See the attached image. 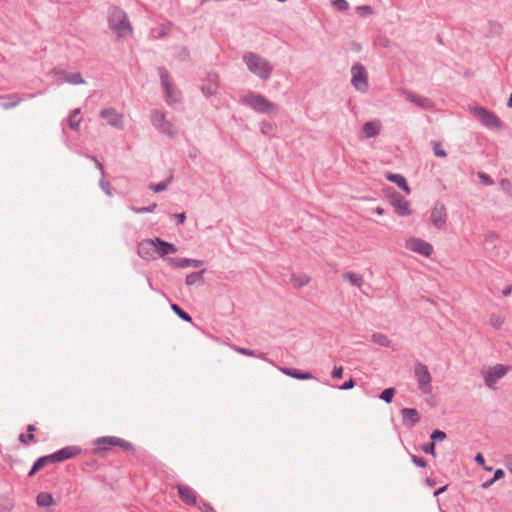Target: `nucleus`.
I'll use <instances>...</instances> for the list:
<instances>
[{
    "label": "nucleus",
    "mask_w": 512,
    "mask_h": 512,
    "mask_svg": "<svg viewBox=\"0 0 512 512\" xmlns=\"http://www.w3.org/2000/svg\"><path fill=\"white\" fill-rule=\"evenodd\" d=\"M343 278L346 281L352 283V272L351 271H347V272L343 273Z\"/></svg>",
    "instance_id": "63"
},
{
    "label": "nucleus",
    "mask_w": 512,
    "mask_h": 512,
    "mask_svg": "<svg viewBox=\"0 0 512 512\" xmlns=\"http://www.w3.org/2000/svg\"><path fill=\"white\" fill-rule=\"evenodd\" d=\"M100 117L106 120L107 124L116 128H124V117L123 114L117 112L114 108H105L100 111Z\"/></svg>",
    "instance_id": "11"
},
{
    "label": "nucleus",
    "mask_w": 512,
    "mask_h": 512,
    "mask_svg": "<svg viewBox=\"0 0 512 512\" xmlns=\"http://www.w3.org/2000/svg\"><path fill=\"white\" fill-rule=\"evenodd\" d=\"M507 371L508 366L502 364H496L493 367L488 368L485 372H483L486 386L492 388L499 379L506 375Z\"/></svg>",
    "instance_id": "9"
},
{
    "label": "nucleus",
    "mask_w": 512,
    "mask_h": 512,
    "mask_svg": "<svg viewBox=\"0 0 512 512\" xmlns=\"http://www.w3.org/2000/svg\"><path fill=\"white\" fill-rule=\"evenodd\" d=\"M400 413L402 415L403 425L407 428L414 427L421 419L420 413L415 408H403Z\"/></svg>",
    "instance_id": "15"
},
{
    "label": "nucleus",
    "mask_w": 512,
    "mask_h": 512,
    "mask_svg": "<svg viewBox=\"0 0 512 512\" xmlns=\"http://www.w3.org/2000/svg\"><path fill=\"white\" fill-rule=\"evenodd\" d=\"M155 251L160 257H165L168 254L176 253L177 248L174 244L162 240L161 238H154Z\"/></svg>",
    "instance_id": "20"
},
{
    "label": "nucleus",
    "mask_w": 512,
    "mask_h": 512,
    "mask_svg": "<svg viewBox=\"0 0 512 512\" xmlns=\"http://www.w3.org/2000/svg\"><path fill=\"white\" fill-rule=\"evenodd\" d=\"M433 150H434L435 156H437V157L444 158L447 156L446 151L440 147L439 142H434Z\"/></svg>",
    "instance_id": "46"
},
{
    "label": "nucleus",
    "mask_w": 512,
    "mask_h": 512,
    "mask_svg": "<svg viewBox=\"0 0 512 512\" xmlns=\"http://www.w3.org/2000/svg\"><path fill=\"white\" fill-rule=\"evenodd\" d=\"M332 5L337 11H346L349 9V3L346 0H334Z\"/></svg>",
    "instance_id": "40"
},
{
    "label": "nucleus",
    "mask_w": 512,
    "mask_h": 512,
    "mask_svg": "<svg viewBox=\"0 0 512 512\" xmlns=\"http://www.w3.org/2000/svg\"><path fill=\"white\" fill-rule=\"evenodd\" d=\"M343 376V368L341 366L335 367L332 371V377L334 379H340Z\"/></svg>",
    "instance_id": "54"
},
{
    "label": "nucleus",
    "mask_w": 512,
    "mask_h": 512,
    "mask_svg": "<svg viewBox=\"0 0 512 512\" xmlns=\"http://www.w3.org/2000/svg\"><path fill=\"white\" fill-rule=\"evenodd\" d=\"M500 184H501V186L503 187L504 190H508L510 188V186H511V183L507 179H502Z\"/></svg>",
    "instance_id": "62"
},
{
    "label": "nucleus",
    "mask_w": 512,
    "mask_h": 512,
    "mask_svg": "<svg viewBox=\"0 0 512 512\" xmlns=\"http://www.w3.org/2000/svg\"><path fill=\"white\" fill-rule=\"evenodd\" d=\"M355 11L360 17L363 18L374 14L373 8L369 5H358L355 7Z\"/></svg>",
    "instance_id": "35"
},
{
    "label": "nucleus",
    "mask_w": 512,
    "mask_h": 512,
    "mask_svg": "<svg viewBox=\"0 0 512 512\" xmlns=\"http://www.w3.org/2000/svg\"><path fill=\"white\" fill-rule=\"evenodd\" d=\"M235 350L238 353L245 355V356L258 357L260 359L266 360V355L264 353H257L255 350H251V349L243 348V347H236Z\"/></svg>",
    "instance_id": "34"
},
{
    "label": "nucleus",
    "mask_w": 512,
    "mask_h": 512,
    "mask_svg": "<svg viewBox=\"0 0 512 512\" xmlns=\"http://www.w3.org/2000/svg\"><path fill=\"white\" fill-rule=\"evenodd\" d=\"M372 340L374 343L382 347H389L391 344L390 339L382 333H374L372 335Z\"/></svg>",
    "instance_id": "33"
},
{
    "label": "nucleus",
    "mask_w": 512,
    "mask_h": 512,
    "mask_svg": "<svg viewBox=\"0 0 512 512\" xmlns=\"http://www.w3.org/2000/svg\"><path fill=\"white\" fill-rule=\"evenodd\" d=\"M151 122L155 129L171 138L175 137L178 133L174 124L167 120L165 113L160 110L152 111Z\"/></svg>",
    "instance_id": "6"
},
{
    "label": "nucleus",
    "mask_w": 512,
    "mask_h": 512,
    "mask_svg": "<svg viewBox=\"0 0 512 512\" xmlns=\"http://www.w3.org/2000/svg\"><path fill=\"white\" fill-rule=\"evenodd\" d=\"M446 437V433L440 429H435L430 435L431 442H433L434 444H436L437 441L445 440Z\"/></svg>",
    "instance_id": "39"
},
{
    "label": "nucleus",
    "mask_w": 512,
    "mask_h": 512,
    "mask_svg": "<svg viewBox=\"0 0 512 512\" xmlns=\"http://www.w3.org/2000/svg\"><path fill=\"white\" fill-rule=\"evenodd\" d=\"M313 375L310 372H299L298 380H309L312 379Z\"/></svg>",
    "instance_id": "58"
},
{
    "label": "nucleus",
    "mask_w": 512,
    "mask_h": 512,
    "mask_svg": "<svg viewBox=\"0 0 512 512\" xmlns=\"http://www.w3.org/2000/svg\"><path fill=\"white\" fill-rule=\"evenodd\" d=\"M504 465L507 470L512 474V455H506L504 457Z\"/></svg>",
    "instance_id": "56"
},
{
    "label": "nucleus",
    "mask_w": 512,
    "mask_h": 512,
    "mask_svg": "<svg viewBox=\"0 0 512 512\" xmlns=\"http://www.w3.org/2000/svg\"><path fill=\"white\" fill-rule=\"evenodd\" d=\"M87 157L95 163V166L100 171L101 176H104L105 171H104L103 164L93 155H89Z\"/></svg>",
    "instance_id": "48"
},
{
    "label": "nucleus",
    "mask_w": 512,
    "mask_h": 512,
    "mask_svg": "<svg viewBox=\"0 0 512 512\" xmlns=\"http://www.w3.org/2000/svg\"><path fill=\"white\" fill-rule=\"evenodd\" d=\"M173 177L172 175L170 177H168L166 180L162 181V182H159V183H150L148 188L152 191H154L155 193H159V192H163L165 191L169 184L171 183Z\"/></svg>",
    "instance_id": "29"
},
{
    "label": "nucleus",
    "mask_w": 512,
    "mask_h": 512,
    "mask_svg": "<svg viewBox=\"0 0 512 512\" xmlns=\"http://www.w3.org/2000/svg\"><path fill=\"white\" fill-rule=\"evenodd\" d=\"M446 219L447 213L445 206L441 203H436L431 212L432 224L436 228L441 229L446 224Z\"/></svg>",
    "instance_id": "14"
},
{
    "label": "nucleus",
    "mask_w": 512,
    "mask_h": 512,
    "mask_svg": "<svg viewBox=\"0 0 512 512\" xmlns=\"http://www.w3.org/2000/svg\"><path fill=\"white\" fill-rule=\"evenodd\" d=\"M5 499L6 504L0 507V512H11L14 507V504L7 497H5Z\"/></svg>",
    "instance_id": "51"
},
{
    "label": "nucleus",
    "mask_w": 512,
    "mask_h": 512,
    "mask_svg": "<svg viewBox=\"0 0 512 512\" xmlns=\"http://www.w3.org/2000/svg\"><path fill=\"white\" fill-rule=\"evenodd\" d=\"M179 498L187 505H195L197 503V493L187 485H178Z\"/></svg>",
    "instance_id": "19"
},
{
    "label": "nucleus",
    "mask_w": 512,
    "mask_h": 512,
    "mask_svg": "<svg viewBox=\"0 0 512 512\" xmlns=\"http://www.w3.org/2000/svg\"><path fill=\"white\" fill-rule=\"evenodd\" d=\"M153 251H155V244L153 239L142 240L137 247L138 255L145 260L154 259Z\"/></svg>",
    "instance_id": "17"
},
{
    "label": "nucleus",
    "mask_w": 512,
    "mask_h": 512,
    "mask_svg": "<svg viewBox=\"0 0 512 512\" xmlns=\"http://www.w3.org/2000/svg\"><path fill=\"white\" fill-rule=\"evenodd\" d=\"M395 392H396L395 388L389 387V388L384 389L381 392L379 397H380V399H382L386 403H391L392 400H393V397L395 395Z\"/></svg>",
    "instance_id": "36"
},
{
    "label": "nucleus",
    "mask_w": 512,
    "mask_h": 512,
    "mask_svg": "<svg viewBox=\"0 0 512 512\" xmlns=\"http://www.w3.org/2000/svg\"><path fill=\"white\" fill-rule=\"evenodd\" d=\"M81 448L76 445H70L57 450L56 456L59 462L71 459L81 453Z\"/></svg>",
    "instance_id": "21"
},
{
    "label": "nucleus",
    "mask_w": 512,
    "mask_h": 512,
    "mask_svg": "<svg viewBox=\"0 0 512 512\" xmlns=\"http://www.w3.org/2000/svg\"><path fill=\"white\" fill-rule=\"evenodd\" d=\"M94 446L95 454L107 451L112 446H118L126 451H134V447L130 442L116 436L99 437L94 440Z\"/></svg>",
    "instance_id": "5"
},
{
    "label": "nucleus",
    "mask_w": 512,
    "mask_h": 512,
    "mask_svg": "<svg viewBox=\"0 0 512 512\" xmlns=\"http://www.w3.org/2000/svg\"><path fill=\"white\" fill-rule=\"evenodd\" d=\"M407 247L411 251L416 252L425 257H429L433 253V246L420 238H411L407 242Z\"/></svg>",
    "instance_id": "13"
},
{
    "label": "nucleus",
    "mask_w": 512,
    "mask_h": 512,
    "mask_svg": "<svg viewBox=\"0 0 512 512\" xmlns=\"http://www.w3.org/2000/svg\"><path fill=\"white\" fill-rule=\"evenodd\" d=\"M354 287L359 288L366 296H369L372 292V287L369 284H366L360 275L354 274Z\"/></svg>",
    "instance_id": "28"
},
{
    "label": "nucleus",
    "mask_w": 512,
    "mask_h": 512,
    "mask_svg": "<svg viewBox=\"0 0 512 512\" xmlns=\"http://www.w3.org/2000/svg\"><path fill=\"white\" fill-rule=\"evenodd\" d=\"M310 279L305 274H293L291 277V282L294 287L301 288L309 283Z\"/></svg>",
    "instance_id": "30"
},
{
    "label": "nucleus",
    "mask_w": 512,
    "mask_h": 512,
    "mask_svg": "<svg viewBox=\"0 0 512 512\" xmlns=\"http://www.w3.org/2000/svg\"><path fill=\"white\" fill-rule=\"evenodd\" d=\"M99 186L105 192L106 195L112 196V190H111L110 184H109V182H107L104 179V176H101L100 181H99Z\"/></svg>",
    "instance_id": "43"
},
{
    "label": "nucleus",
    "mask_w": 512,
    "mask_h": 512,
    "mask_svg": "<svg viewBox=\"0 0 512 512\" xmlns=\"http://www.w3.org/2000/svg\"><path fill=\"white\" fill-rule=\"evenodd\" d=\"M490 322H491L492 326L496 329H499L503 324V320L499 316H496V315L491 316Z\"/></svg>",
    "instance_id": "49"
},
{
    "label": "nucleus",
    "mask_w": 512,
    "mask_h": 512,
    "mask_svg": "<svg viewBox=\"0 0 512 512\" xmlns=\"http://www.w3.org/2000/svg\"><path fill=\"white\" fill-rule=\"evenodd\" d=\"M385 178L392 182V183H395L400 189H402L406 194H410L411 192V189L405 179V177L401 174H396V173H392V172H386L385 174Z\"/></svg>",
    "instance_id": "22"
},
{
    "label": "nucleus",
    "mask_w": 512,
    "mask_h": 512,
    "mask_svg": "<svg viewBox=\"0 0 512 512\" xmlns=\"http://www.w3.org/2000/svg\"><path fill=\"white\" fill-rule=\"evenodd\" d=\"M354 88L360 92L368 90V74L360 63H354Z\"/></svg>",
    "instance_id": "12"
},
{
    "label": "nucleus",
    "mask_w": 512,
    "mask_h": 512,
    "mask_svg": "<svg viewBox=\"0 0 512 512\" xmlns=\"http://www.w3.org/2000/svg\"><path fill=\"white\" fill-rule=\"evenodd\" d=\"M474 114L477 119L487 128L501 129L503 126L500 118L490 110L483 107H475Z\"/></svg>",
    "instance_id": "8"
},
{
    "label": "nucleus",
    "mask_w": 512,
    "mask_h": 512,
    "mask_svg": "<svg viewBox=\"0 0 512 512\" xmlns=\"http://www.w3.org/2000/svg\"><path fill=\"white\" fill-rule=\"evenodd\" d=\"M411 461L417 466V467H420V468H425L427 467L428 463H427V460L424 459L423 457H418L416 455H411Z\"/></svg>",
    "instance_id": "45"
},
{
    "label": "nucleus",
    "mask_w": 512,
    "mask_h": 512,
    "mask_svg": "<svg viewBox=\"0 0 512 512\" xmlns=\"http://www.w3.org/2000/svg\"><path fill=\"white\" fill-rule=\"evenodd\" d=\"M512 292V285H508L504 288V290L502 291V294L504 296H509Z\"/></svg>",
    "instance_id": "64"
},
{
    "label": "nucleus",
    "mask_w": 512,
    "mask_h": 512,
    "mask_svg": "<svg viewBox=\"0 0 512 512\" xmlns=\"http://www.w3.org/2000/svg\"><path fill=\"white\" fill-rule=\"evenodd\" d=\"M157 208V204L156 203H153L151 204L150 206H145V207H135V206H131L130 207V210L133 211L134 213L136 214H143V213H151V212H154L155 209Z\"/></svg>",
    "instance_id": "37"
},
{
    "label": "nucleus",
    "mask_w": 512,
    "mask_h": 512,
    "mask_svg": "<svg viewBox=\"0 0 512 512\" xmlns=\"http://www.w3.org/2000/svg\"><path fill=\"white\" fill-rule=\"evenodd\" d=\"M376 43L381 46V47H389L390 45V40L387 38V37H378L376 39Z\"/></svg>",
    "instance_id": "53"
},
{
    "label": "nucleus",
    "mask_w": 512,
    "mask_h": 512,
    "mask_svg": "<svg viewBox=\"0 0 512 512\" xmlns=\"http://www.w3.org/2000/svg\"><path fill=\"white\" fill-rule=\"evenodd\" d=\"M505 475V472L503 469H496L494 472L493 480L497 481L503 478Z\"/></svg>",
    "instance_id": "57"
},
{
    "label": "nucleus",
    "mask_w": 512,
    "mask_h": 512,
    "mask_svg": "<svg viewBox=\"0 0 512 512\" xmlns=\"http://www.w3.org/2000/svg\"><path fill=\"white\" fill-rule=\"evenodd\" d=\"M495 483V480H493V478L485 481L482 483L481 487L482 489H488L490 486H492L493 484Z\"/></svg>",
    "instance_id": "61"
},
{
    "label": "nucleus",
    "mask_w": 512,
    "mask_h": 512,
    "mask_svg": "<svg viewBox=\"0 0 512 512\" xmlns=\"http://www.w3.org/2000/svg\"><path fill=\"white\" fill-rule=\"evenodd\" d=\"M158 74L163 87L165 100L169 105L181 102L182 95L172 82L171 76L166 68L159 67Z\"/></svg>",
    "instance_id": "4"
},
{
    "label": "nucleus",
    "mask_w": 512,
    "mask_h": 512,
    "mask_svg": "<svg viewBox=\"0 0 512 512\" xmlns=\"http://www.w3.org/2000/svg\"><path fill=\"white\" fill-rule=\"evenodd\" d=\"M108 26L117 38L127 37L133 31L127 13L117 6H111L108 10Z\"/></svg>",
    "instance_id": "1"
},
{
    "label": "nucleus",
    "mask_w": 512,
    "mask_h": 512,
    "mask_svg": "<svg viewBox=\"0 0 512 512\" xmlns=\"http://www.w3.org/2000/svg\"><path fill=\"white\" fill-rule=\"evenodd\" d=\"M165 260L173 268H186L189 266L198 268L203 265V261L190 258L176 259L168 257Z\"/></svg>",
    "instance_id": "18"
},
{
    "label": "nucleus",
    "mask_w": 512,
    "mask_h": 512,
    "mask_svg": "<svg viewBox=\"0 0 512 512\" xmlns=\"http://www.w3.org/2000/svg\"><path fill=\"white\" fill-rule=\"evenodd\" d=\"M37 94H25L23 97H20L18 94L13 93L7 96L9 102L3 103L2 107L4 109H10L16 107L22 100L24 99H32Z\"/></svg>",
    "instance_id": "24"
},
{
    "label": "nucleus",
    "mask_w": 512,
    "mask_h": 512,
    "mask_svg": "<svg viewBox=\"0 0 512 512\" xmlns=\"http://www.w3.org/2000/svg\"><path fill=\"white\" fill-rule=\"evenodd\" d=\"M204 273H205V270L203 269V270H200L197 272H192V273L188 274L186 276L185 283L188 286H192L197 283H203L204 282V278H203Z\"/></svg>",
    "instance_id": "27"
},
{
    "label": "nucleus",
    "mask_w": 512,
    "mask_h": 512,
    "mask_svg": "<svg viewBox=\"0 0 512 512\" xmlns=\"http://www.w3.org/2000/svg\"><path fill=\"white\" fill-rule=\"evenodd\" d=\"M174 217L178 220L179 224H183L185 222V220H186L185 213L174 214Z\"/></svg>",
    "instance_id": "60"
},
{
    "label": "nucleus",
    "mask_w": 512,
    "mask_h": 512,
    "mask_svg": "<svg viewBox=\"0 0 512 512\" xmlns=\"http://www.w3.org/2000/svg\"><path fill=\"white\" fill-rule=\"evenodd\" d=\"M239 102L259 114H276L278 111L275 103L262 94L252 91L242 96Z\"/></svg>",
    "instance_id": "3"
},
{
    "label": "nucleus",
    "mask_w": 512,
    "mask_h": 512,
    "mask_svg": "<svg viewBox=\"0 0 512 512\" xmlns=\"http://www.w3.org/2000/svg\"><path fill=\"white\" fill-rule=\"evenodd\" d=\"M36 503L39 507H49L54 504V499L51 493L40 492L36 497Z\"/></svg>",
    "instance_id": "25"
},
{
    "label": "nucleus",
    "mask_w": 512,
    "mask_h": 512,
    "mask_svg": "<svg viewBox=\"0 0 512 512\" xmlns=\"http://www.w3.org/2000/svg\"><path fill=\"white\" fill-rule=\"evenodd\" d=\"M414 373L418 381L419 389L423 394L432 392V377L428 367L420 362H417L414 367Z\"/></svg>",
    "instance_id": "7"
},
{
    "label": "nucleus",
    "mask_w": 512,
    "mask_h": 512,
    "mask_svg": "<svg viewBox=\"0 0 512 512\" xmlns=\"http://www.w3.org/2000/svg\"><path fill=\"white\" fill-rule=\"evenodd\" d=\"M280 371H281L283 374H285V375H287V376H290V377H292V378H295V379H298V377H299V372H300V371H299V370H297V369L289 368V367H282V368H280Z\"/></svg>",
    "instance_id": "42"
},
{
    "label": "nucleus",
    "mask_w": 512,
    "mask_h": 512,
    "mask_svg": "<svg viewBox=\"0 0 512 512\" xmlns=\"http://www.w3.org/2000/svg\"><path fill=\"white\" fill-rule=\"evenodd\" d=\"M46 465L45 460L42 459V456L39 457L32 465L31 470L28 473V477L34 476L41 468Z\"/></svg>",
    "instance_id": "38"
},
{
    "label": "nucleus",
    "mask_w": 512,
    "mask_h": 512,
    "mask_svg": "<svg viewBox=\"0 0 512 512\" xmlns=\"http://www.w3.org/2000/svg\"><path fill=\"white\" fill-rule=\"evenodd\" d=\"M422 451L426 454L436 457L435 444L433 442L426 443L421 447Z\"/></svg>",
    "instance_id": "41"
},
{
    "label": "nucleus",
    "mask_w": 512,
    "mask_h": 512,
    "mask_svg": "<svg viewBox=\"0 0 512 512\" xmlns=\"http://www.w3.org/2000/svg\"><path fill=\"white\" fill-rule=\"evenodd\" d=\"M201 91L205 96L209 97L216 93V87L212 85L202 86Z\"/></svg>",
    "instance_id": "47"
},
{
    "label": "nucleus",
    "mask_w": 512,
    "mask_h": 512,
    "mask_svg": "<svg viewBox=\"0 0 512 512\" xmlns=\"http://www.w3.org/2000/svg\"><path fill=\"white\" fill-rule=\"evenodd\" d=\"M242 60L247 66V69L260 78L261 80H268L273 72V66L267 59L254 52H246L242 56Z\"/></svg>",
    "instance_id": "2"
},
{
    "label": "nucleus",
    "mask_w": 512,
    "mask_h": 512,
    "mask_svg": "<svg viewBox=\"0 0 512 512\" xmlns=\"http://www.w3.org/2000/svg\"><path fill=\"white\" fill-rule=\"evenodd\" d=\"M79 115H80V109L76 108L71 111V113L68 117L69 128L74 131L79 130V126H80V122H81V118L79 117Z\"/></svg>",
    "instance_id": "26"
},
{
    "label": "nucleus",
    "mask_w": 512,
    "mask_h": 512,
    "mask_svg": "<svg viewBox=\"0 0 512 512\" xmlns=\"http://www.w3.org/2000/svg\"><path fill=\"white\" fill-rule=\"evenodd\" d=\"M478 178L480 180V182L485 185V186H489V185H492L493 184V180L492 178L486 174L485 172H478Z\"/></svg>",
    "instance_id": "44"
},
{
    "label": "nucleus",
    "mask_w": 512,
    "mask_h": 512,
    "mask_svg": "<svg viewBox=\"0 0 512 512\" xmlns=\"http://www.w3.org/2000/svg\"><path fill=\"white\" fill-rule=\"evenodd\" d=\"M475 462L481 466L485 464V458L481 453H477L475 456Z\"/></svg>",
    "instance_id": "59"
},
{
    "label": "nucleus",
    "mask_w": 512,
    "mask_h": 512,
    "mask_svg": "<svg viewBox=\"0 0 512 512\" xmlns=\"http://www.w3.org/2000/svg\"><path fill=\"white\" fill-rule=\"evenodd\" d=\"M34 440V434L33 433H27V434H20L19 441L23 444H27L28 441Z\"/></svg>",
    "instance_id": "50"
},
{
    "label": "nucleus",
    "mask_w": 512,
    "mask_h": 512,
    "mask_svg": "<svg viewBox=\"0 0 512 512\" xmlns=\"http://www.w3.org/2000/svg\"><path fill=\"white\" fill-rule=\"evenodd\" d=\"M391 190V188H388ZM391 204L395 208L396 213L401 216H409L412 214V210L410 209V203L407 201L400 193L394 191L390 194Z\"/></svg>",
    "instance_id": "10"
},
{
    "label": "nucleus",
    "mask_w": 512,
    "mask_h": 512,
    "mask_svg": "<svg viewBox=\"0 0 512 512\" xmlns=\"http://www.w3.org/2000/svg\"><path fill=\"white\" fill-rule=\"evenodd\" d=\"M63 79H64V82L72 84V85H79V84L85 83V80L83 79L82 75L79 72L73 73L70 75H65L63 77Z\"/></svg>",
    "instance_id": "31"
},
{
    "label": "nucleus",
    "mask_w": 512,
    "mask_h": 512,
    "mask_svg": "<svg viewBox=\"0 0 512 512\" xmlns=\"http://www.w3.org/2000/svg\"><path fill=\"white\" fill-rule=\"evenodd\" d=\"M42 459L45 460L46 464L47 463H59L55 452L52 454H49V455L42 456Z\"/></svg>",
    "instance_id": "52"
},
{
    "label": "nucleus",
    "mask_w": 512,
    "mask_h": 512,
    "mask_svg": "<svg viewBox=\"0 0 512 512\" xmlns=\"http://www.w3.org/2000/svg\"><path fill=\"white\" fill-rule=\"evenodd\" d=\"M172 311L183 321L185 322H192V317L185 312L179 305L173 303L171 304Z\"/></svg>",
    "instance_id": "32"
},
{
    "label": "nucleus",
    "mask_w": 512,
    "mask_h": 512,
    "mask_svg": "<svg viewBox=\"0 0 512 512\" xmlns=\"http://www.w3.org/2000/svg\"><path fill=\"white\" fill-rule=\"evenodd\" d=\"M381 126V122L378 119L366 122L362 127L361 138L369 139L376 137L380 133Z\"/></svg>",
    "instance_id": "16"
},
{
    "label": "nucleus",
    "mask_w": 512,
    "mask_h": 512,
    "mask_svg": "<svg viewBox=\"0 0 512 512\" xmlns=\"http://www.w3.org/2000/svg\"><path fill=\"white\" fill-rule=\"evenodd\" d=\"M340 390H350L352 389V376H349V378L340 386H338Z\"/></svg>",
    "instance_id": "55"
},
{
    "label": "nucleus",
    "mask_w": 512,
    "mask_h": 512,
    "mask_svg": "<svg viewBox=\"0 0 512 512\" xmlns=\"http://www.w3.org/2000/svg\"><path fill=\"white\" fill-rule=\"evenodd\" d=\"M406 98L421 108H424V109H432L433 108V102L427 97L415 94L413 92H407Z\"/></svg>",
    "instance_id": "23"
}]
</instances>
